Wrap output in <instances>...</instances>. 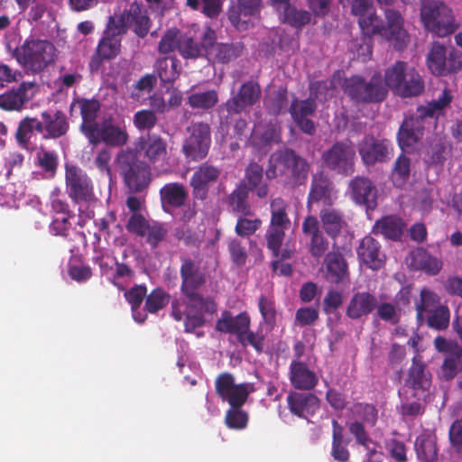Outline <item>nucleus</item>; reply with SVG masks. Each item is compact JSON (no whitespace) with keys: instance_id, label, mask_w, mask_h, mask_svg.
I'll return each instance as SVG.
<instances>
[{"instance_id":"obj_1","label":"nucleus","mask_w":462,"mask_h":462,"mask_svg":"<svg viewBox=\"0 0 462 462\" xmlns=\"http://www.w3.org/2000/svg\"><path fill=\"white\" fill-rule=\"evenodd\" d=\"M310 169L305 158L291 148H283L271 154L265 175L269 180L277 178L279 174L284 175L286 184L295 188L306 183Z\"/></svg>"},{"instance_id":"obj_2","label":"nucleus","mask_w":462,"mask_h":462,"mask_svg":"<svg viewBox=\"0 0 462 462\" xmlns=\"http://www.w3.org/2000/svg\"><path fill=\"white\" fill-rule=\"evenodd\" d=\"M116 164L127 188L134 193L146 189L151 181L150 166L139 158L138 151L126 148L116 157Z\"/></svg>"},{"instance_id":"obj_3","label":"nucleus","mask_w":462,"mask_h":462,"mask_svg":"<svg viewBox=\"0 0 462 462\" xmlns=\"http://www.w3.org/2000/svg\"><path fill=\"white\" fill-rule=\"evenodd\" d=\"M13 57L23 69L39 73L54 62L56 48L47 40L27 39L14 49Z\"/></svg>"},{"instance_id":"obj_4","label":"nucleus","mask_w":462,"mask_h":462,"mask_svg":"<svg viewBox=\"0 0 462 462\" xmlns=\"http://www.w3.org/2000/svg\"><path fill=\"white\" fill-rule=\"evenodd\" d=\"M342 90L356 104L379 103L384 100L388 94L380 73H374L368 81L359 75L346 78Z\"/></svg>"},{"instance_id":"obj_5","label":"nucleus","mask_w":462,"mask_h":462,"mask_svg":"<svg viewBox=\"0 0 462 462\" xmlns=\"http://www.w3.org/2000/svg\"><path fill=\"white\" fill-rule=\"evenodd\" d=\"M261 97L260 85L254 80L243 83L237 92L230 97L218 107L219 125L222 131H227L232 116L240 115L247 107L259 102Z\"/></svg>"},{"instance_id":"obj_6","label":"nucleus","mask_w":462,"mask_h":462,"mask_svg":"<svg viewBox=\"0 0 462 462\" xmlns=\"http://www.w3.org/2000/svg\"><path fill=\"white\" fill-rule=\"evenodd\" d=\"M420 18L428 31L443 37L455 30L452 11L443 2L423 0L420 8Z\"/></svg>"},{"instance_id":"obj_7","label":"nucleus","mask_w":462,"mask_h":462,"mask_svg":"<svg viewBox=\"0 0 462 462\" xmlns=\"http://www.w3.org/2000/svg\"><path fill=\"white\" fill-rule=\"evenodd\" d=\"M108 18L117 32L125 34L131 29L141 39L147 36L152 24L147 10L136 1L130 4L129 7L124 9L119 14H115Z\"/></svg>"},{"instance_id":"obj_8","label":"nucleus","mask_w":462,"mask_h":462,"mask_svg":"<svg viewBox=\"0 0 462 462\" xmlns=\"http://www.w3.org/2000/svg\"><path fill=\"white\" fill-rule=\"evenodd\" d=\"M321 159L329 171L349 176L355 171L356 149L349 140L337 141L322 153Z\"/></svg>"},{"instance_id":"obj_9","label":"nucleus","mask_w":462,"mask_h":462,"mask_svg":"<svg viewBox=\"0 0 462 462\" xmlns=\"http://www.w3.org/2000/svg\"><path fill=\"white\" fill-rule=\"evenodd\" d=\"M181 152L189 161L199 162L207 157L211 144L210 126L207 123H193L187 128Z\"/></svg>"},{"instance_id":"obj_10","label":"nucleus","mask_w":462,"mask_h":462,"mask_svg":"<svg viewBox=\"0 0 462 462\" xmlns=\"http://www.w3.org/2000/svg\"><path fill=\"white\" fill-rule=\"evenodd\" d=\"M217 394L223 402H226L232 408H241L247 401L250 393L255 391L252 383L236 384L232 374L221 373L215 381Z\"/></svg>"},{"instance_id":"obj_11","label":"nucleus","mask_w":462,"mask_h":462,"mask_svg":"<svg viewBox=\"0 0 462 462\" xmlns=\"http://www.w3.org/2000/svg\"><path fill=\"white\" fill-rule=\"evenodd\" d=\"M121 32L114 29L111 20L108 18L103 36L99 40L96 51L89 62L91 70H97L104 61L116 59L121 52Z\"/></svg>"},{"instance_id":"obj_12","label":"nucleus","mask_w":462,"mask_h":462,"mask_svg":"<svg viewBox=\"0 0 462 462\" xmlns=\"http://www.w3.org/2000/svg\"><path fill=\"white\" fill-rule=\"evenodd\" d=\"M65 180L69 197L75 202H88L94 198L91 179L77 165L66 164Z\"/></svg>"},{"instance_id":"obj_13","label":"nucleus","mask_w":462,"mask_h":462,"mask_svg":"<svg viewBox=\"0 0 462 462\" xmlns=\"http://www.w3.org/2000/svg\"><path fill=\"white\" fill-rule=\"evenodd\" d=\"M337 199V190L330 178L323 171L316 172L311 177L310 189L307 198V208L311 211L314 204L332 206Z\"/></svg>"},{"instance_id":"obj_14","label":"nucleus","mask_w":462,"mask_h":462,"mask_svg":"<svg viewBox=\"0 0 462 462\" xmlns=\"http://www.w3.org/2000/svg\"><path fill=\"white\" fill-rule=\"evenodd\" d=\"M385 18L387 24H383L380 18L376 15V20L373 21V25L368 28L365 34H379L387 40H396L397 42H404L406 32L403 30V19L401 14L393 9L385 11Z\"/></svg>"},{"instance_id":"obj_15","label":"nucleus","mask_w":462,"mask_h":462,"mask_svg":"<svg viewBox=\"0 0 462 462\" xmlns=\"http://www.w3.org/2000/svg\"><path fill=\"white\" fill-rule=\"evenodd\" d=\"M351 199L366 210H374L377 207L378 190L374 182L367 177L356 176L349 181Z\"/></svg>"},{"instance_id":"obj_16","label":"nucleus","mask_w":462,"mask_h":462,"mask_svg":"<svg viewBox=\"0 0 462 462\" xmlns=\"http://www.w3.org/2000/svg\"><path fill=\"white\" fill-rule=\"evenodd\" d=\"M282 142V127L278 121L256 125L249 135L247 145L259 151L269 150L273 144Z\"/></svg>"},{"instance_id":"obj_17","label":"nucleus","mask_w":462,"mask_h":462,"mask_svg":"<svg viewBox=\"0 0 462 462\" xmlns=\"http://www.w3.org/2000/svg\"><path fill=\"white\" fill-rule=\"evenodd\" d=\"M180 275L181 293L199 290L207 282L206 271L201 262L187 256L180 257Z\"/></svg>"},{"instance_id":"obj_18","label":"nucleus","mask_w":462,"mask_h":462,"mask_svg":"<svg viewBox=\"0 0 462 462\" xmlns=\"http://www.w3.org/2000/svg\"><path fill=\"white\" fill-rule=\"evenodd\" d=\"M221 173V170L206 162L200 164L190 178V187L194 199L204 200L208 197L209 185L215 183Z\"/></svg>"},{"instance_id":"obj_19","label":"nucleus","mask_w":462,"mask_h":462,"mask_svg":"<svg viewBox=\"0 0 462 462\" xmlns=\"http://www.w3.org/2000/svg\"><path fill=\"white\" fill-rule=\"evenodd\" d=\"M358 152L364 164L374 165L389 160V142L385 139H377L374 135H365L358 146Z\"/></svg>"},{"instance_id":"obj_20","label":"nucleus","mask_w":462,"mask_h":462,"mask_svg":"<svg viewBox=\"0 0 462 462\" xmlns=\"http://www.w3.org/2000/svg\"><path fill=\"white\" fill-rule=\"evenodd\" d=\"M323 275L324 279L332 284L349 282L348 263L341 252L333 250L325 255Z\"/></svg>"},{"instance_id":"obj_21","label":"nucleus","mask_w":462,"mask_h":462,"mask_svg":"<svg viewBox=\"0 0 462 462\" xmlns=\"http://www.w3.org/2000/svg\"><path fill=\"white\" fill-rule=\"evenodd\" d=\"M35 84L23 81L18 87L0 94V108L5 111H22L32 99Z\"/></svg>"},{"instance_id":"obj_22","label":"nucleus","mask_w":462,"mask_h":462,"mask_svg":"<svg viewBox=\"0 0 462 462\" xmlns=\"http://www.w3.org/2000/svg\"><path fill=\"white\" fill-rule=\"evenodd\" d=\"M302 233L309 238V253L319 259L326 255L329 242L320 230L319 222L313 215L307 216L302 222Z\"/></svg>"},{"instance_id":"obj_23","label":"nucleus","mask_w":462,"mask_h":462,"mask_svg":"<svg viewBox=\"0 0 462 462\" xmlns=\"http://www.w3.org/2000/svg\"><path fill=\"white\" fill-rule=\"evenodd\" d=\"M217 40L216 32L206 27L201 34L200 42L188 35H181L179 53L184 59H198L208 55V47Z\"/></svg>"},{"instance_id":"obj_24","label":"nucleus","mask_w":462,"mask_h":462,"mask_svg":"<svg viewBox=\"0 0 462 462\" xmlns=\"http://www.w3.org/2000/svg\"><path fill=\"white\" fill-rule=\"evenodd\" d=\"M430 383V374L426 371L420 357H413L406 380V386L411 390V396L419 400L425 398Z\"/></svg>"},{"instance_id":"obj_25","label":"nucleus","mask_w":462,"mask_h":462,"mask_svg":"<svg viewBox=\"0 0 462 462\" xmlns=\"http://www.w3.org/2000/svg\"><path fill=\"white\" fill-rule=\"evenodd\" d=\"M317 109V103L314 98H307L298 100L295 98L290 106V114L296 123L297 126L303 133L312 135L315 134L316 128L314 122L309 118Z\"/></svg>"},{"instance_id":"obj_26","label":"nucleus","mask_w":462,"mask_h":462,"mask_svg":"<svg viewBox=\"0 0 462 462\" xmlns=\"http://www.w3.org/2000/svg\"><path fill=\"white\" fill-rule=\"evenodd\" d=\"M88 142L94 145L103 142L112 147L125 145L128 141V134L124 127L116 125L112 123L105 122L97 125L91 135L86 136Z\"/></svg>"},{"instance_id":"obj_27","label":"nucleus","mask_w":462,"mask_h":462,"mask_svg":"<svg viewBox=\"0 0 462 462\" xmlns=\"http://www.w3.org/2000/svg\"><path fill=\"white\" fill-rule=\"evenodd\" d=\"M424 124L414 115L405 116L397 133V141L402 151H410L421 140Z\"/></svg>"},{"instance_id":"obj_28","label":"nucleus","mask_w":462,"mask_h":462,"mask_svg":"<svg viewBox=\"0 0 462 462\" xmlns=\"http://www.w3.org/2000/svg\"><path fill=\"white\" fill-rule=\"evenodd\" d=\"M289 411L295 416L308 419L319 409V399L311 393L291 392L286 398Z\"/></svg>"},{"instance_id":"obj_29","label":"nucleus","mask_w":462,"mask_h":462,"mask_svg":"<svg viewBox=\"0 0 462 462\" xmlns=\"http://www.w3.org/2000/svg\"><path fill=\"white\" fill-rule=\"evenodd\" d=\"M138 147L152 165H162L168 159L167 142L161 135L147 134L140 137Z\"/></svg>"},{"instance_id":"obj_30","label":"nucleus","mask_w":462,"mask_h":462,"mask_svg":"<svg viewBox=\"0 0 462 462\" xmlns=\"http://www.w3.org/2000/svg\"><path fill=\"white\" fill-rule=\"evenodd\" d=\"M357 256L363 264L374 271L381 269L386 259L379 242L370 236L360 241Z\"/></svg>"},{"instance_id":"obj_31","label":"nucleus","mask_w":462,"mask_h":462,"mask_svg":"<svg viewBox=\"0 0 462 462\" xmlns=\"http://www.w3.org/2000/svg\"><path fill=\"white\" fill-rule=\"evenodd\" d=\"M42 136L43 139H57L67 134L69 128L66 115L56 110L51 113L42 111L41 113Z\"/></svg>"},{"instance_id":"obj_32","label":"nucleus","mask_w":462,"mask_h":462,"mask_svg":"<svg viewBox=\"0 0 462 462\" xmlns=\"http://www.w3.org/2000/svg\"><path fill=\"white\" fill-rule=\"evenodd\" d=\"M376 308V295L369 291L355 292L346 309V315L350 319L365 318Z\"/></svg>"},{"instance_id":"obj_33","label":"nucleus","mask_w":462,"mask_h":462,"mask_svg":"<svg viewBox=\"0 0 462 462\" xmlns=\"http://www.w3.org/2000/svg\"><path fill=\"white\" fill-rule=\"evenodd\" d=\"M347 427L356 443L366 451L364 460H383V453L377 449L378 442L370 437L362 422L352 421L347 424Z\"/></svg>"},{"instance_id":"obj_34","label":"nucleus","mask_w":462,"mask_h":462,"mask_svg":"<svg viewBox=\"0 0 462 462\" xmlns=\"http://www.w3.org/2000/svg\"><path fill=\"white\" fill-rule=\"evenodd\" d=\"M251 319L247 312L244 311L234 317L228 310L222 312L217 319L216 329L222 333L236 335L238 339L250 328Z\"/></svg>"},{"instance_id":"obj_35","label":"nucleus","mask_w":462,"mask_h":462,"mask_svg":"<svg viewBox=\"0 0 462 462\" xmlns=\"http://www.w3.org/2000/svg\"><path fill=\"white\" fill-rule=\"evenodd\" d=\"M245 46L240 42H217L214 41L208 50V59L213 62L227 64L241 57Z\"/></svg>"},{"instance_id":"obj_36","label":"nucleus","mask_w":462,"mask_h":462,"mask_svg":"<svg viewBox=\"0 0 462 462\" xmlns=\"http://www.w3.org/2000/svg\"><path fill=\"white\" fill-rule=\"evenodd\" d=\"M290 382L298 390L310 391L318 384L316 374L300 360H292L290 365Z\"/></svg>"},{"instance_id":"obj_37","label":"nucleus","mask_w":462,"mask_h":462,"mask_svg":"<svg viewBox=\"0 0 462 462\" xmlns=\"http://www.w3.org/2000/svg\"><path fill=\"white\" fill-rule=\"evenodd\" d=\"M75 105H78L82 117L81 132L85 136L91 135L93 137V131L98 125L96 119L100 109L99 102L94 98H78L72 102L70 108L72 109Z\"/></svg>"},{"instance_id":"obj_38","label":"nucleus","mask_w":462,"mask_h":462,"mask_svg":"<svg viewBox=\"0 0 462 462\" xmlns=\"http://www.w3.org/2000/svg\"><path fill=\"white\" fill-rule=\"evenodd\" d=\"M319 219L325 233L332 239L339 236L347 226L344 213L331 206L324 207L319 211Z\"/></svg>"},{"instance_id":"obj_39","label":"nucleus","mask_w":462,"mask_h":462,"mask_svg":"<svg viewBox=\"0 0 462 462\" xmlns=\"http://www.w3.org/2000/svg\"><path fill=\"white\" fill-rule=\"evenodd\" d=\"M36 134H42V125L38 117L25 116L19 123L14 134L18 145L24 150L33 149L32 139Z\"/></svg>"},{"instance_id":"obj_40","label":"nucleus","mask_w":462,"mask_h":462,"mask_svg":"<svg viewBox=\"0 0 462 462\" xmlns=\"http://www.w3.org/2000/svg\"><path fill=\"white\" fill-rule=\"evenodd\" d=\"M245 183L249 191H253L260 199H264L268 196L269 186L263 181V169L256 162H250L245 168Z\"/></svg>"},{"instance_id":"obj_41","label":"nucleus","mask_w":462,"mask_h":462,"mask_svg":"<svg viewBox=\"0 0 462 462\" xmlns=\"http://www.w3.org/2000/svg\"><path fill=\"white\" fill-rule=\"evenodd\" d=\"M198 291L199 290H194L182 293L186 298V310L202 316H204V314H214L217 309L214 299L209 296L204 297L198 292Z\"/></svg>"},{"instance_id":"obj_42","label":"nucleus","mask_w":462,"mask_h":462,"mask_svg":"<svg viewBox=\"0 0 462 462\" xmlns=\"http://www.w3.org/2000/svg\"><path fill=\"white\" fill-rule=\"evenodd\" d=\"M411 265L414 269L422 271L430 275L438 274L442 269L443 263L440 259L431 255L424 248H417L411 254Z\"/></svg>"},{"instance_id":"obj_43","label":"nucleus","mask_w":462,"mask_h":462,"mask_svg":"<svg viewBox=\"0 0 462 462\" xmlns=\"http://www.w3.org/2000/svg\"><path fill=\"white\" fill-rule=\"evenodd\" d=\"M160 198L163 208L168 206L179 208L186 203L188 191L183 184L171 182L162 187L160 189Z\"/></svg>"},{"instance_id":"obj_44","label":"nucleus","mask_w":462,"mask_h":462,"mask_svg":"<svg viewBox=\"0 0 462 462\" xmlns=\"http://www.w3.org/2000/svg\"><path fill=\"white\" fill-rule=\"evenodd\" d=\"M404 229L405 224L402 218L396 216H386L375 222L373 232L387 239L397 241L401 239Z\"/></svg>"},{"instance_id":"obj_45","label":"nucleus","mask_w":462,"mask_h":462,"mask_svg":"<svg viewBox=\"0 0 462 462\" xmlns=\"http://www.w3.org/2000/svg\"><path fill=\"white\" fill-rule=\"evenodd\" d=\"M332 444L330 455L337 462H348L350 452L347 448L349 440L345 439L344 429L335 419L332 420Z\"/></svg>"},{"instance_id":"obj_46","label":"nucleus","mask_w":462,"mask_h":462,"mask_svg":"<svg viewBox=\"0 0 462 462\" xmlns=\"http://www.w3.org/2000/svg\"><path fill=\"white\" fill-rule=\"evenodd\" d=\"M248 189L245 183H240L226 198V203L235 214L251 216L253 214L248 201Z\"/></svg>"},{"instance_id":"obj_47","label":"nucleus","mask_w":462,"mask_h":462,"mask_svg":"<svg viewBox=\"0 0 462 462\" xmlns=\"http://www.w3.org/2000/svg\"><path fill=\"white\" fill-rule=\"evenodd\" d=\"M451 92L445 88L438 99L429 102L425 106H419L414 117L420 118V122L424 124V119L427 117H438L444 108L448 107L452 101Z\"/></svg>"},{"instance_id":"obj_48","label":"nucleus","mask_w":462,"mask_h":462,"mask_svg":"<svg viewBox=\"0 0 462 462\" xmlns=\"http://www.w3.org/2000/svg\"><path fill=\"white\" fill-rule=\"evenodd\" d=\"M154 69L162 84H172L180 73V60L175 57L158 59Z\"/></svg>"},{"instance_id":"obj_49","label":"nucleus","mask_w":462,"mask_h":462,"mask_svg":"<svg viewBox=\"0 0 462 462\" xmlns=\"http://www.w3.org/2000/svg\"><path fill=\"white\" fill-rule=\"evenodd\" d=\"M386 298L387 295L385 294H381L379 298L376 297L374 317L385 323L395 326L401 321L402 310L393 302L386 301Z\"/></svg>"},{"instance_id":"obj_50","label":"nucleus","mask_w":462,"mask_h":462,"mask_svg":"<svg viewBox=\"0 0 462 462\" xmlns=\"http://www.w3.org/2000/svg\"><path fill=\"white\" fill-rule=\"evenodd\" d=\"M351 6L352 14L358 16V23L362 32L365 34L373 21L376 20V14L373 10V5L369 0H347Z\"/></svg>"},{"instance_id":"obj_51","label":"nucleus","mask_w":462,"mask_h":462,"mask_svg":"<svg viewBox=\"0 0 462 462\" xmlns=\"http://www.w3.org/2000/svg\"><path fill=\"white\" fill-rule=\"evenodd\" d=\"M423 91L424 81L419 72L412 68L406 74L405 79H402L395 95L401 97H412L420 96Z\"/></svg>"},{"instance_id":"obj_52","label":"nucleus","mask_w":462,"mask_h":462,"mask_svg":"<svg viewBox=\"0 0 462 462\" xmlns=\"http://www.w3.org/2000/svg\"><path fill=\"white\" fill-rule=\"evenodd\" d=\"M414 447L419 462H436L438 448L434 436L420 435L416 438Z\"/></svg>"},{"instance_id":"obj_53","label":"nucleus","mask_w":462,"mask_h":462,"mask_svg":"<svg viewBox=\"0 0 462 462\" xmlns=\"http://www.w3.org/2000/svg\"><path fill=\"white\" fill-rule=\"evenodd\" d=\"M427 65L432 74L436 76L448 75L446 48L439 43L432 45L428 57Z\"/></svg>"},{"instance_id":"obj_54","label":"nucleus","mask_w":462,"mask_h":462,"mask_svg":"<svg viewBox=\"0 0 462 462\" xmlns=\"http://www.w3.org/2000/svg\"><path fill=\"white\" fill-rule=\"evenodd\" d=\"M411 68H409L406 62L401 60L396 61L384 71L383 85L385 88L387 89L390 88L393 94H396L402 79H405L406 74L411 70Z\"/></svg>"},{"instance_id":"obj_55","label":"nucleus","mask_w":462,"mask_h":462,"mask_svg":"<svg viewBox=\"0 0 462 462\" xmlns=\"http://www.w3.org/2000/svg\"><path fill=\"white\" fill-rule=\"evenodd\" d=\"M355 421H360L365 427H374L378 420V410L375 405L366 402H355L349 409Z\"/></svg>"},{"instance_id":"obj_56","label":"nucleus","mask_w":462,"mask_h":462,"mask_svg":"<svg viewBox=\"0 0 462 462\" xmlns=\"http://www.w3.org/2000/svg\"><path fill=\"white\" fill-rule=\"evenodd\" d=\"M440 305V298L433 291L422 288L420 293V300L416 303L417 319L422 321L424 313L434 310Z\"/></svg>"},{"instance_id":"obj_57","label":"nucleus","mask_w":462,"mask_h":462,"mask_svg":"<svg viewBox=\"0 0 462 462\" xmlns=\"http://www.w3.org/2000/svg\"><path fill=\"white\" fill-rule=\"evenodd\" d=\"M287 208L288 205L282 199L276 198L273 199L270 204V223L288 230L291 227V219Z\"/></svg>"},{"instance_id":"obj_58","label":"nucleus","mask_w":462,"mask_h":462,"mask_svg":"<svg viewBox=\"0 0 462 462\" xmlns=\"http://www.w3.org/2000/svg\"><path fill=\"white\" fill-rule=\"evenodd\" d=\"M218 102V95L216 90L192 93L188 97V104L192 108L208 110Z\"/></svg>"},{"instance_id":"obj_59","label":"nucleus","mask_w":462,"mask_h":462,"mask_svg":"<svg viewBox=\"0 0 462 462\" xmlns=\"http://www.w3.org/2000/svg\"><path fill=\"white\" fill-rule=\"evenodd\" d=\"M286 229L270 223L265 233L266 246L275 258H279L280 248H282Z\"/></svg>"},{"instance_id":"obj_60","label":"nucleus","mask_w":462,"mask_h":462,"mask_svg":"<svg viewBox=\"0 0 462 462\" xmlns=\"http://www.w3.org/2000/svg\"><path fill=\"white\" fill-rule=\"evenodd\" d=\"M170 294L162 288H156L146 295L144 309L150 313H156L168 305Z\"/></svg>"},{"instance_id":"obj_61","label":"nucleus","mask_w":462,"mask_h":462,"mask_svg":"<svg viewBox=\"0 0 462 462\" xmlns=\"http://www.w3.org/2000/svg\"><path fill=\"white\" fill-rule=\"evenodd\" d=\"M181 33L177 28L169 29L162 37L158 44L160 53L168 54L174 51H179L180 44Z\"/></svg>"},{"instance_id":"obj_62","label":"nucleus","mask_w":462,"mask_h":462,"mask_svg":"<svg viewBox=\"0 0 462 462\" xmlns=\"http://www.w3.org/2000/svg\"><path fill=\"white\" fill-rule=\"evenodd\" d=\"M450 312L447 306H439L429 312L427 325L436 330H443L448 327Z\"/></svg>"},{"instance_id":"obj_63","label":"nucleus","mask_w":462,"mask_h":462,"mask_svg":"<svg viewBox=\"0 0 462 462\" xmlns=\"http://www.w3.org/2000/svg\"><path fill=\"white\" fill-rule=\"evenodd\" d=\"M310 20L311 14L310 12L299 10L293 5L290 7V10L285 14V16L282 18V22L283 23L290 24L295 28H301L305 26L310 23Z\"/></svg>"},{"instance_id":"obj_64","label":"nucleus","mask_w":462,"mask_h":462,"mask_svg":"<svg viewBox=\"0 0 462 462\" xmlns=\"http://www.w3.org/2000/svg\"><path fill=\"white\" fill-rule=\"evenodd\" d=\"M168 235V230L163 224L159 222H152L149 225L145 231L146 243L152 249H155L159 245L165 240Z\"/></svg>"}]
</instances>
